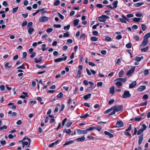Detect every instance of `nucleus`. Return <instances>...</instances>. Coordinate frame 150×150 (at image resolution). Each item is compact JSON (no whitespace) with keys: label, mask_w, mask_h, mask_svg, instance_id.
Returning a JSON list of instances; mask_svg holds the SVG:
<instances>
[{"label":"nucleus","mask_w":150,"mask_h":150,"mask_svg":"<svg viewBox=\"0 0 150 150\" xmlns=\"http://www.w3.org/2000/svg\"><path fill=\"white\" fill-rule=\"evenodd\" d=\"M63 132H66V133L67 134H69L71 132V129H69L68 130L65 129L64 130Z\"/></svg>","instance_id":"37998d69"},{"label":"nucleus","mask_w":150,"mask_h":150,"mask_svg":"<svg viewBox=\"0 0 150 150\" xmlns=\"http://www.w3.org/2000/svg\"><path fill=\"white\" fill-rule=\"evenodd\" d=\"M134 39L136 41H139V37L137 35H135L133 36Z\"/></svg>","instance_id":"a18cd8bd"},{"label":"nucleus","mask_w":150,"mask_h":150,"mask_svg":"<svg viewBox=\"0 0 150 150\" xmlns=\"http://www.w3.org/2000/svg\"><path fill=\"white\" fill-rule=\"evenodd\" d=\"M69 35L68 31L66 33H64L63 36L64 37H69Z\"/></svg>","instance_id":"de8ad7c7"},{"label":"nucleus","mask_w":150,"mask_h":150,"mask_svg":"<svg viewBox=\"0 0 150 150\" xmlns=\"http://www.w3.org/2000/svg\"><path fill=\"white\" fill-rule=\"evenodd\" d=\"M33 24V23L31 22L29 23L27 26L28 28H31V27L32 26Z\"/></svg>","instance_id":"338daca9"},{"label":"nucleus","mask_w":150,"mask_h":150,"mask_svg":"<svg viewBox=\"0 0 150 150\" xmlns=\"http://www.w3.org/2000/svg\"><path fill=\"white\" fill-rule=\"evenodd\" d=\"M146 88L145 86L143 85L140 86L138 88V90L139 91H142L144 90Z\"/></svg>","instance_id":"dca6fc26"},{"label":"nucleus","mask_w":150,"mask_h":150,"mask_svg":"<svg viewBox=\"0 0 150 150\" xmlns=\"http://www.w3.org/2000/svg\"><path fill=\"white\" fill-rule=\"evenodd\" d=\"M53 30V29L52 28H48L46 30V32L48 33H50L52 32Z\"/></svg>","instance_id":"5fc2aeb1"},{"label":"nucleus","mask_w":150,"mask_h":150,"mask_svg":"<svg viewBox=\"0 0 150 150\" xmlns=\"http://www.w3.org/2000/svg\"><path fill=\"white\" fill-rule=\"evenodd\" d=\"M148 40L144 38L141 44L139 46V47H141L146 46L148 43Z\"/></svg>","instance_id":"20e7f679"},{"label":"nucleus","mask_w":150,"mask_h":150,"mask_svg":"<svg viewBox=\"0 0 150 150\" xmlns=\"http://www.w3.org/2000/svg\"><path fill=\"white\" fill-rule=\"evenodd\" d=\"M122 18H120V20L121 23H125L127 22V21H128L126 17L124 15H122Z\"/></svg>","instance_id":"1a4fd4ad"},{"label":"nucleus","mask_w":150,"mask_h":150,"mask_svg":"<svg viewBox=\"0 0 150 150\" xmlns=\"http://www.w3.org/2000/svg\"><path fill=\"white\" fill-rule=\"evenodd\" d=\"M79 22V19L75 20L74 21V24L75 26H77Z\"/></svg>","instance_id":"a878e982"},{"label":"nucleus","mask_w":150,"mask_h":150,"mask_svg":"<svg viewBox=\"0 0 150 150\" xmlns=\"http://www.w3.org/2000/svg\"><path fill=\"white\" fill-rule=\"evenodd\" d=\"M36 67H37L39 69H41L42 68H44L46 67L45 66L44 64L43 65H42L41 66H40L38 64H36Z\"/></svg>","instance_id":"58836bf2"},{"label":"nucleus","mask_w":150,"mask_h":150,"mask_svg":"<svg viewBox=\"0 0 150 150\" xmlns=\"http://www.w3.org/2000/svg\"><path fill=\"white\" fill-rule=\"evenodd\" d=\"M109 17L107 16L103 15L98 18V20L101 22H105L107 19H109Z\"/></svg>","instance_id":"f03ea898"},{"label":"nucleus","mask_w":150,"mask_h":150,"mask_svg":"<svg viewBox=\"0 0 150 150\" xmlns=\"http://www.w3.org/2000/svg\"><path fill=\"white\" fill-rule=\"evenodd\" d=\"M22 144L23 145H24L25 146L28 145V147L29 145V143L27 142H22Z\"/></svg>","instance_id":"864d4df0"},{"label":"nucleus","mask_w":150,"mask_h":150,"mask_svg":"<svg viewBox=\"0 0 150 150\" xmlns=\"http://www.w3.org/2000/svg\"><path fill=\"white\" fill-rule=\"evenodd\" d=\"M144 4L143 2H139L134 4V6L136 7H139Z\"/></svg>","instance_id":"412c9836"},{"label":"nucleus","mask_w":150,"mask_h":150,"mask_svg":"<svg viewBox=\"0 0 150 150\" xmlns=\"http://www.w3.org/2000/svg\"><path fill=\"white\" fill-rule=\"evenodd\" d=\"M7 128V126L6 125H4L3 126H1L0 127V130L3 131L4 129H6Z\"/></svg>","instance_id":"c03bdc74"},{"label":"nucleus","mask_w":150,"mask_h":150,"mask_svg":"<svg viewBox=\"0 0 150 150\" xmlns=\"http://www.w3.org/2000/svg\"><path fill=\"white\" fill-rule=\"evenodd\" d=\"M143 56L141 57H135V60L138 62H139L141 61V60L143 59Z\"/></svg>","instance_id":"b1692460"},{"label":"nucleus","mask_w":150,"mask_h":150,"mask_svg":"<svg viewBox=\"0 0 150 150\" xmlns=\"http://www.w3.org/2000/svg\"><path fill=\"white\" fill-rule=\"evenodd\" d=\"M70 26V25H68L67 26H64V30H68L69 29Z\"/></svg>","instance_id":"ea45409f"},{"label":"nucleus","mask_w":150,"mask_h":150,"mask_svg":"<svg viewBox=\"0 0 150 150\" xmlns=\"http://www.w3.org/2000/svg\"><path fill=\"white\" fill-rule=\"evenodd\" d=\"M89 115L87 114H86L82 116L80 118H85L88 117Z\"/></svg>","instance_id":"603ef678"},{"label":"nucleus","mask_w":150,"mask_h":150,"mask_svg":"<svg viewBox=\"0 0 150 150\" xmlns=\"http://www.w3.org/2000/svg\"><path fill=\"white\" fill-rule=\"evenodd\" d=\"M135 68V67H133L127 73L126 75L129 76V77L132 75V74L134 71Z\"/></svg>","instance_id":"39448f33"},{"label":"nucleus","mask_w":150,"mask_h":150,"mask_svg":"<svg viewBox=\"0 0 150 150\" xmlns=\"http://www.w3.org/2000/svg\"><path fill=\"white\" fill-rule=\"evenodd\" d=\"M113 111L109 115V116L114 115L116 112H119L122 110L123 108L122 105H115L112 106Z\"/></svg>","instance_id":"f257e3e1"},{"label":"nucleus","mask_w":150,"mask_h":150,"mask_svg":"<svg viewBox=\"0 0 150 150\" xmlns=\"http://www.w3.org/2000/svg\"><path fill=\"white\" fill-rule=\"evenodd\" d=\"M117 81L115 83V85L117 86L118 87H120L122 86V83L121 82L119 81Z\"/></svg>","instance_id":"cd10ccee"},{"label":"nucleus","mask_w":150,"mask_h":150,"mask_svg":"<svg viewBox=\"0 0 150 150\" xmlns=\"http://www.w3.org/2000/svg\"><path fill=\"white\" fill-rule=\"evenodd\" d=\"M142 13H137L135 14L136 16L137 17H141L142 16Z\"/></svg>","instance_id":"13d9d810"},{"label":"nucleus","mask_w":150,"mask_h":150,"mask_svg":"<svg viewBox=\"0 0 150 150\" xmlns=\"http://www.w3.org/2000/svg\"><path fill=\"white\" fill-rule=\"evenodd\" d=\"M122 35H120L117 36L116 37V38L117 40H119L121 39L122 38Z\"/></svg>","instance_id":"680f3d73"},{"label":"nucleus","mask_w":150,"mask_h":150,"mask_svg":"<svg viewBox=\"0 0 150 150\" xmlns=\"http://www.w3.org/2000/svg\"><path fill=\"white\" fill-rule=\"evenodd\" d=\"M91 95V94L89 93L87 95H84L83 96V98L85 100H87L90 98Z\"/></svg>","instance_id":"a211bd4d"},{"label":"nucleus","mask_w":150,"mask_h":150,"mask_svg":"<svg viewBox=\"0 0 150 150\" xmlns=\"http://www.w3.org/2000/svg\"><path fill=\"white\" fill-rule=\"evenodd\" d=\"M142 118V117L141 116H139L136 117H135L134 119V120L136 121H139Z\"/></svg>","instance_id":"79ce46f5"},{"label":"nucleus","mask_w":150,"mask_h":150,"mask_svg":"<svg viewBox=\"0 0 150 150\" xmlns=\"http://www.w3.org/2000/svg\"><path fill=\"white\" fill-rule=\"evenodd\" d=\"M88 64L89 66L92 67H94L95 66V64L91 62H89L88 63Z\"/></svg>","instance_id":"69168bd1"},{"label":"nucleus","mask_w":150,"mask_h":150,"mask_svg":"<svg viewBox=\"0 0 150 150\" xmlns=\"http://www.w3.org/2000/svg\"><path fill=\"white\" fill-rule=\"evenodd\" d=\"M35 54H36L35 52H33L31 53V54L30 56V57L31 58H33L35 56Z\"/></svg>","instance_id":"6e6d98bb"},{"label":"nucleus","mask_w":150,"mask_h":150,"mask_svg":"<svg viewBox=\"0 0 150 150\" xmlns=\"http://www.w3.org/2000/svg\"><path fill=\"white\" fill-rule=\"evenodd\" d=\"M18 7H16V8H13V13H15L18 10Z\"/></svg>","instance_id":"bf43d9fd"},{"label":"nucleus","mask_w":150,"mask_h":150,"mask_svg":"<svg viewBox=\"0 0 150 150\" xmlns=\"http://www.w3.org/2000/svg\"><path fill=\"white\" fill-rule=\"evenodd\" d=\"M124 71L123 70H121L119 73V77H122L124 74Z\"/></svg>","instance_id":"c9c22d12"},{"label":"nucleus","mask_w":150,"mask_h":150,"mask_svg":"<svg viewBox=\"0 0 150 150\" xmlns=\"http://www.w3.org/2000/svg\"><path fill=\"white\" fill-rule=\"evenodd\" d=\"M67 59V56H66L64 58H59L56 59L54 60V62H61L62 61L66 60Z\"/></svg>","instance_id":"6e6552de"},{"label":"nucleus","mask_w":150,"mask_h":150,"mask_svg":"<svg viewBox=\"0 0 150 150\" xmlns=\"http://www.w3.org/2000/svg\"><path fill=\"white\" fill-rule=\"evenodd\" d=\"M141 25L142 30L143 31H144L146 29L147 27L144 24H142Z\"/></svg>","instance_id":"c85d7f7f"},{"label":"nucleus","mask_w":150,"mask_h":150,"mask_svg":"<svg viewBox=\"0 0 150 150\" xmlns=\"http://www.w3.org/2000/svg\"><path fill=\"white\" fill-rule=\"evenodd\" d=\"M147 128V126L145 124H143L141 126V129L143 131L146 129Z\"/></svg>","instance_id":"2f4dec72"},{"label":"nucleus","mask_w":150,"mask_h":150,"mask_svg":"<svg viewBox=\"0 0 150 150\" xmlns=\"http://www.w3.org/2000/svg\"><path fill=\"white\" fill-rule=\"evenodd\" d=\"M60 3V1L59 0H55L54 5L55 6H58Z\"/></svg>","instance_id":"7c9ffc66"},{"label":"nucleus","mask_w":150,"mask_h":150,"mask_svg":"<svg viewBox=\"0 0 150 150\" xmlns=\"http://www.w3.org/2000/svg\"><path fill=\"white\" fill-rule=\"evenodd\" d=\"M110 93L112 94H113L115 93V87L112 86L110 88Z\"/></svg>","instance_id":"aec40b11"},{"label":"nucleus","mask_w":150,"mask_h":150,"mask_svg":"<svg viewBox=\"0 0 150 150\" xmlns=\"http://www.w3.org/2000/svg\"><path fill=\"white\" fill-rule=\"evenodd\" d=\"M81 71L80 70H78L77 74L76 76V77L79 78L81 77Z\"/></svg>","instance_id":"f704fd0d"},{"label":"nucleus","mask_w":150,"mask_h":150,"mask_svg":"<svg viewBox=\"0 0 150 150\" xmlns=\"http://www.w3.org/2000/svg\"><path fill=\"white\" fill-rule=\"evenodd\" d=\"M144 74L145 76L148 75L149 74V71L148 69H145L144 71Z\"/></svg>","instance_id":"3c124183"},{"label":"nucleus","mask_w":150,"mask_h":150,"mask_svg":"<svg viewBox=\"0 0 150 150\" xmlns=\"http://www.w3.org/2000/svg\"><path fill=\"white\" fill-rule=\"evenodd\" d=\"M131 128H132L131 125H129V126L128 127V128L127 129L125 130V132H128L129 131H130L131 129Z\"/></svg>","instance_id":"e2e57ef3"},{"label":"nucleus","mask_w":150,"mask_h":150,"mask_svg":"<svg viewBox=\"0 0 150 150\" xmlns=\"http://www.w3.org/2000/svg\"><path fill=\"white\" fill-rule=\"evenodd\" d=\"M126 47L128 48H130L131 47V44L130 43H129L127 44L126 45Z\"/></svg>","instance_id":"0e129e2a"},{"label":"nucleus","mask_w":150,"mask_h":150,"mask_svg":"<svg viewBox=\"0 0 150 150\" xmlns=\"http://www.w3.org/2000/svg\"><path fill=\"white\" fill-rule=\"evenodd\" d=\"M76 132L79 135L81 134H86L87 133L86 129V130H81L80 129H76Z\"/></svg>","instance_id":"423d86ee"},{"label":"nucleus","mask_w":150,"mask_h":150,"mask_svg":"<svg viewBox=\"0 0 150 150\" xmlns=\"http://www.w3.org/2000/svg\"><path fill=\"white\" fill-rule=\"evenodd\" d=\"M63 94L62 92H60L57 95V97L61 98L63 97Z\"/></svg>","instance_id":"4c0bfd02"},{"label":"nucleus","mask_w":150,"mask_h":150,"mask_svg":"<svg viewBox=\"0 0 150 150\" xmlns=\"http://www.w3.org/2000/svg\"><path fill=\"white\" fill-rule=\"evenodd\" d=\"M41 46L42 47V50L43 51H45L46 50V45L44 44L42 45Z\"/></svg>","instance_id":"49530a36"},{"label":"nucleus","mask_w":150,"mask_h":150,"mask_svg":"<svg viewBox=\"0 0 150 150\" xmlns=\"http://www.w3.org/2000/svg\"><path fill=\"white\" fill-rule=\"evenodd\" d=\"M117 4H118L117 1H115L112 3V5L113 6V7L114 8H116L117 7Z\"/></svg>","instance_id":"5701e85b"},{"label":"nucleus","mask_w":150,"mask_h":150,"mask_svg":"<svg viewBox=\"0 0 150 150\" xmlns=\"http://www.w3.org/2000/svg\"><path fill=\"white\" fill-rule=\"evenodd\" d=\"M150 37V33H146L144 36V39L148 40V38Z\"/></svg>","instance_id":"c756f323"},{"label":"nucleus","mask_w":150,"mask_h":150,"mask_svg":"<svg viewBox=\"0 0 150 150\" xmlns=\"http://www.w3.org/2000/svg\"><path fill=\"white\" fill-rule=\"evenodd\" d=\"M143 134H142L139 137V139L138 141V144L139 145H140L142 142L143 140Z\"/></svg>","instance_id":"f8f14e48"},{"label":"nucleus","mask_w":150,"mask_h":150,"mask_svg":"<svg viewBox=\"0 0 150 150\" xmlns=\"http://www.w3.org/2000/svg\"><path fill=\"white\" fill-rule=\"evenodd\" d=\"M140 18H133V21L134 22H139L140 21Z\"/></svg>","instance_id":"72a5a7b5"},{"label":"nucleus","mask_w":150,"mask_h":150,"mask_svg":"<svg viewBox=\"0 0 150 150\" xmlns=\"http://www.w3.org/2000/svg\"><path fill=\"white\" fill-rule=\"evenodd\" d=\"M48 20V18L45 16H42L39 19V21L40 22H45Z\"/></svg>","instance_id":"0eeeda50"},{"label":"nucleus","mask_w":150,"mask_h":150,"mask_svg":"<svg viewBox=\"0 0 150 150\" xmlns=\"http://www.w3.org/2000/svg\"><path fill=\"white\" fill-rule=\"evenodd\" d=\"M84 136L83 137L78 138L76 139V141L78 142H82L85 139V138L84 137Z\"/></svg>","instance_id":"4468645a"},{"label":"nucleus","mask_w":150,"mask_h":150,"mask_svg":"<svg viewBox=\"0 0 150 150\" xmlns=\"http://www.w3.org/2000/svg\"><path fill=\"white\" fill-rule=\"evenodd\" d=\"M91 41H96L98 40V38L96 37H92L91 38Z\"/></svg>","instance_id":"473e14b6"},{"label":"nucleus","mask_w":150,"mask_h":150,"mask_svg":"<svg viewBox=\"0 0 150 150\" xmlns=\"http://www.w3.org/2000/svg\"><path fill=\"white\" fill-rule=\"evenodd\" d=\"M85 34L83 33L80 36V38L81 39H83L85 38Z\"/></svg>","instance_id":"774afa93"},{"label":"nucleus","mask_w":150,"mask_h":150,"mask_svg":"<svg viewBox=\"0 0 150 150\" xmlns=\"http://www.w3.org/2000/svg\"><path fill=\"white\" fill-rule=\"evenodd\" d=\"M116 125L117 127H120L123 126V123L121 121H118L116 122Z\"/></svg>","instance_id":"9b49d317"},{"label":"nucleus","mask_w":150,"mask_h":150,"mask_svg":"<svg viewBox=\"0 0 150 150\" xmlns=\"http://www.w3.org/2000/svg\"><path fill=\"white\" fill-rule=\"evenodd\" d=\"M54 26L56 28H60L61 27V25L60 24H56L54 25Z\"/></svg>","instance_id":"052dcab7"},{"label":"nucleus","mask_w":150,"mask_h":150,"mask_svg":"<svg viewBox=\"0 0 150 150\" xmlns=\"http://www.w3.org/2000/svg\"><path fill=\"white\" fill-rule=\"evenodd\" d=\"M72 124L71 122H68L65 125L67 127H69Z\"/></svg>","instance_id":"8fccbe9b"},{"label":"nucleus","mask_w":150,"mask_h":150,"mask_svg":"<svg viewBox=\"0 0 150 150\" xmlns=\"http://www.w3.org/2000/svg\"><path fill=\"white\" fill-rule=\"evenodd\" d=\"M9 63L8 62H6V63L5 68L6 69L9 68L10 69L11 67V65H9Z\"/></svg>","instance_id":"e433bc0d"},{"label":"nucleus","mask_w":150,"mask_h":150,"mask_svg":"<svg viewBox=\"0 0 150 150\" xmlns=\"http://www.w3.org/2000/svg\"><path fill=\"white\" fill-rule=\"evenodd\" d=\"M74 142V140H70L69 141H67L66 143L64 144V146H66L69 145L73 143Z\"/></svg>","instance_id":"4be33fe9"},{"label":"nucleus","mask_w":150,"mask_h":150,"mask_svg":"<svg viewBox=\"0 0 150 150\" xmlns=\"http://www.w3.org/2000/svg\"><path fill=\"white\" fill-rule=\"evenodd\" d=\"M86 129L87 132L88 131H92L93 130H94L95 129V127L93 126L90 127L88 128L87 129Z\"/></svg>","instance_id":"a19ab883"},{"label":"nucleus","mask_w":150,"mask_h":150,"mask_svg":"<svg viewBox=\"0 0 150 150\" xmlns=\"http://www.w3.org/2000/svg\"><path fill=\"white\" fill-rule=\"evenodd\" d=\"M122 96L123 98H125L130 97L131 96V94L129 93V91H124Z\"/></svg>","instance_id":"7ed1b4c3"},{"label":"nucleus","mask_w":150,"mask_h":150,"mask_svg":"<svg viewBox=\"0 0 150 150\" xmlns=\"http://www.w3.org/2000/svg\"><path fill=\"white\" fill-rule=\"evenodd\" d=\"M149 47L148 46H146V47L142 48L141 49L142 52H146L149 49Z\"/></svg>","instance_id":"393cba45"},{"label":"nucleus","mask_w":150,"mask_h":150,"mask_svg":"<svg viewBox=\"0 0 150 150\" xmlns=\"http://www.w3.org/2000/svg\"><path fill=\"white\" fill-rule=\"evenodd\" d=\"M127 80V78L125 77L124 78H117L115 80V81H119L125 83Z\"/></svg>","instance_id":"9d476101"},{"label":"nucleus","mask_w":150,"mask_h":150,"mask_svg":"<svg viewBox=\"0 0 150 150\" xmlns=\"http://www.w3.org/2000/svg\"><path fill=\"white\" fill-rule=\"evenodd\" d=\"M34 30L33 28H28V33L30 35L32 34Z\"/></svg>","instance_id":"6ab92c4d"},{"label":"nucleus","mask_w":150,"mask_h":150,"mask_svg":"<svg viewBox=\"0 0 150 150\" xmlns=\"http://www.w3.org/2000/svg\"><path fill=\"white\" fill-rule=\"evenodd\" d=\"M143 132V131L140 129L137 132V135H139Z\"/></svg>","instance_id":"4d7b16f0"},{"label":"nucleus","mask_w":150,"mask_h":150,"mask_svg":"<svg viewBox=\"0 0 150 150\" xmlns=\"http://www.w3.org/2000/svg\"><path fill=\"white\" fill-rule=\"evenodd\" d=\"M112 110H113V109H112V107L111 108L108 109L107 110L105 111L104 112V113L105 114H106L108 113L109 112H110L111 111H112Z\"/></svg>","instance_id":"bb28decb"},{"label":"nucleus","mask_w":150,"mask_h":150,"mask_svg":"<svg viewBox=\"0 0 150 150\" xmlns=\"http://www.w3.org/2000/svg\"><path fill=\"white\" fill-rule=\"evenodd\" d=\"M137 83L136 81L133 82L132 83H130L129 85V88H134L136 85Z\"/></svg>","instance_id":"2eb2a0df"},{"label":"nucleus","mask_w":150,"mask_h":150,"mask_svg":"<svg viewBox=\"0 0 150 150\" xmlns=\"http://www.w3.org/2000/svg\"><path fill=\"white\" fill-rule=\"evenodd\" d=\"M104 133L105 135L108 136L110 138H112L114 137L113 134L107 131H104Z\"/></svg>","instance_id":"ddd939ff"},{"label":"nucleus","mask_w":150,"mask_h":150,"mask_svg":"<svg viewBox=\"0 0 150 150\" xmlns=\"http://www.w3.org/2000/svg\"><path fill=\"white\" fill-rule=\"evenodd\" d=\"M35 62L36 63H38L39 62H41L42 61V57H40L39 58H34Z\"/></svg>","instance_id":"f3484780"},{"label":"nucleus","mask_w":150,"mask_h":150,"mask_svg":"<svg viewBox=\"0 0 150 150\" xmlns=\"http://www.w3.org/2000/svg\"><path fill=\"white\" fill-rule=\"evenodd\" d=\"M111 38L110 37L106 36L105 38V40L106 41H109L111 40Z\"/></svg>","instance_id":"09e8293b"}]
</instances>
